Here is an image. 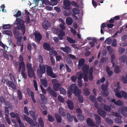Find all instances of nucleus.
Masks as SVG:
<instances>
[{
  "instance_id": "nucleus-41",
  "label": "nucleus",
  "mask_w": 127,
  "mask_h": 127,
  "mask_svg": "<svg viewBox=\"0 0 127 127\" xmlns=\"http://www.w3.org/2000/svg\"><path fill=\"white\" fill-rule=\"evenodd\" d=\"M29 113L31 116L32 117L33 119L36 121V118L35 115V113L33 111H29Z\"/></svg>"
},
{
  "instance_id": "nucleus-18",
  "label": "nucleus",
  "mask_w": 127,
  "mask_h": 127,
  "mask_svg": "<svg viewBox=\"0 0 127 127\" xmlns=\"http://www.w3.org/2000/svg\"><path fill=\"white\" fill-rule=\"evenodd\" d=\"M112 102H114L115 105H117L119 106H123V103L121 101L118 100L116 101V100L115 99H113L111 100Z\"/></svg>"
},
{
  "instance_id": "nucleus-6",
  "label": "nucleus",
  "mask_w": 127,
  "mask_h": 127,
  "mask_svg": "<svg viewBox=\"0 0 127 127\" xmlns=\"http://www.w3.org/2000/svg\"><path fill=\"white\" fill-rule=\"evenodd\" d=\"M24 118L25 120L29 124L31 125L32 127L35 126L36 127H39V125L36 121L34 122L27 115H24Z\"/></svg>"
},
{
  "instance_id": "nucleus-51",
  "label": "nucleus",
  "mask_w": 127,
  "mask_h": 127,
  "mask_svg": "<svg viewBox=\"0 0 127 127\" xmlns=\"http://www.w3.org/2000/svg\"><path fill=\"white\" fill-rule=\"evenodd\" d=\"M48 120L50 122H53L54 120V117L50 115H48Z\"/></svg>"
},
{
  "instance_id": "nucleus-44",
  "label": "nucleus",
  "mask_w": 127,
  "mask_h": 127,
  "mask_svg": "<svg viewBox=\"0 0 127 127\" xmlns=\"http://www.w3.org/2000/svg\"><path fill=\"white\" fill-rule=\"evenodd\" d=\"M27 68L28 71L33 70L32 64L29 63H27Z\"/></svg>"
},
{
  "instance_id": "nucleus-55",
  "label": "nucleus",
  "mask_w": 127,
  "mask_h": 127,
  "mask_svg": "<svg viewBox=\"0 0 127 127\" xmlns=\"http://www.w3.org/2000/svg\"><path fill=\"white\" fill-rule=\"evenodd\" d=\"M60 93L64 95L66 94V91L62 87H61L60 89Z\"/></svg>"
},
{
  "instance_id": "nucleus-30",
  "label": "nucleus",
  "mask_w": 127,
  "mask_h": 127,
  "mask_svg": "<svg viewBox=\"0 0 127 127\" xmlns=\"http://www.w3.org/2000/svg\"><path fill=\"white\" fill-rule=\"evenodd\" d=\"M28 72L30 77H31L35 76L33 70L28 71Z\"/></svg>"
},
{
  "instance_id": "nucleus-25",
  "label": "nucleus",
  "mask_w": 127,
  "mask_h": 127,
  "mask_svg": "<svg viewBox=\"0 0 127 127\" xmlns=\"http://www.w3.org/2000/svg\"><path fill=\"white\" fill-rule=\"evenodd\" d=\"M66 24L68 25H71L73 23V20L72 18L70 17H67L66 19Z\"/></svg>"
},
{
  "instance_id": "nucleus-31",
  "label": "nucleus",
  "mask_w": 127,
  "mask_h": 127,
  "mask_svg": "<svg viewBox=\"0 0 127 127\" xmlns=\"http://www.w3.org/2000/svg\"><path fill=\"white\" fill-rule=\"evenodd\" d=\"M55 116L57 122L59 123H61L62 121L61 117L57 113L55 114Z\"/></svg>"
},
{
  "instance_id": "nucleus-15",
  "label": "nucleus",
  "mask_w": 127,
  "mask_h": 127,
  "mask_svg": "<svg viewBox=\"0 0 127 127\" xmlns=\"http://www.w3.org/2000/svg\"><path fill=\"white\" fill-rule=\"evenodd\" d=\"M34 35L36 41L37 42H39L42 38V36L40 32L38 31H35L34 33Z\"/></svg>"
},
{
  "instance_id": "nucleus-13",
  "label": "nucleus",
  "mask_w": 127,
  "mask_h": 127,
  "mask_svg": "<svg viewBox=\"0 0 127 127\" xmlns=\"http://www.w3.org/2000/svg\"><path fill=\"white\" fill-rule=\"evenodd\" d=\"M21 70V74L23 78L25 79H26L27 78V75L26 72H25L26 67H22L20 70H19V68H18L19 71L20 72Z\"/></svg>"
},
{
  "instance_id": "nucleus-35",
  "label": "nucleus",
  "mask_w": 127,
  "mask_h": 127,
  "mask_svg": "<svg viewBox=\"0 0 127 127\" xmlns=\"http://www.w3.org/2000/svg\"><path fill=\"white\" fill-rule=\"evenodd\" d=\"M85 62V60L83 59H81L79 61L78 64L79 67H82L84 63Z\"/></svg>"
},
{
  "instance_id": "nucleus-63",
  "label": "nucleus",
  "mask_w": 127,
  "mask_h": 127,
  "mask_svg": "<svg viewBox=\"0 0 127 127\" xmlns=\"http://www.w3.org/2000/svg\"><path fill=\"white\" fill-rule=\"evenodd\" d=\"M126 56H123L120 58V60L122 62H124L126 61Z\"/></svg>"
},
{
  "instance_id": "nucleus-58",
  "label": "nucleus",
  "mask_w": 127,
  "mask_h": 127,
  "mask_svg": "<svg viewBox=\"0 0 127 127\" xmlns=\"http://www.w3.org/2000/svg\"><path fill=\"white\" fill-rule=\"evenodd\" d=\"M71 14V12L69 11H65L64 12V14L65 16H68Z\"/></svg>"
},
{
  "instance_id": "nucleus-7",
  "label": "nucleus",
  "mask_w": 127,
  "mask_h": 127,
  "mask_svg": "<svg viewBox=\"0 0 127 127\" xmlns=\"http://www.w3.org/2000/svg\"><path fill=\"white\" fill-rule=\"evenodd\" d=\"M46 67H48L46 65H44L43 64H40L39 65L40 70L38 69L37 70V74L40 78H41L42 77V74L45 73Z\"/></svg>"
},
{
  "instance_id": "nucleus-56",
  "label": "nucleus",
  "mask_w": 127,
  "mask_h": 127,
  "mask_svg": "<svg viewBox=\"0 0 127 127\" xmlns=\"http://www.w3.org/2000/svg\"><path fill=\"white\" fill-rule=\"evenodd\" d=\"M49 54L50 56H52V55L53 54L55 55H56L57 54V52L56 51L53 50H52L50 52Z\"/></svg>"
},
{
  "instance_id": "nucleus-27",
  "label": "nucleus",
  "mask_w": 127,
  "mask_h": 127,
  "mask_svg": "<svg viewBox=\"0 0 127 127\" xmlns=\"http://www.w3.org/2000/svg\"><path fill=\"white\" fill-rule=\"evenodd\" d=\"M40 81L41 84L44 87H46L47 86V83L46 79V78H45L43 79H41Z\"/></svg>"
},
{
  "instance_id": "nucleus-26",
  "label": "nucleus",
  "mask_w": 127,
  "mask_h": 127,
  "mask_svg": "<svg viewBox=\"0 0 127 127\" xmlns=\"http://www.w3.org/2000/svg\"><path fill=\"white\" fill-rule=\"evenodd\" d=\"M65 110L62 107H60L59 110V113L62 116H65Z\"/></svg>"
},
{
  "instance_id": "nucleus-3",
  "label": "nucleus",
  "mask_w": 127,
  "mask_h": 127,
  "mask_svg": "<svg viewBox=\"0 0 127 127\" xmlns=\"http://www.w3.org/2000/svg\"><path fill=\"white\" fill-rule=\"evenodd\" d=\"M94 105L96 108H98L97 111L98 113L103 118H105L106 116L107 113L104 111L102 110L103 107H104V109L106 111H109L111 109L110 107L109 106L103 104L99 105L96 102L95 103Z\"/></svg>"
},
{
  "instance_id": "nucleus-1",
  "label": "nucleus",
  "mask_w": 127,
  "mask_h": 127,
  "mask_svg": "<svg viewBox=\"0 0 127 127\" xmlns=\"http://www.w3.org/2000/svg\"><path fill=\"white\" fill-rule=\"evenodd\" d=\"M24 21L21 19L17 18L14 21V23L17 25V27H14L13 29V31L15 37L16 38H18V37L22 35L19 32V30L22 31L23 34H24L25 33V28Z\"/></svg>"
},
{
  "instance_id": "nucleus-9",
  "label": "nucleus",
  "mask_w": 127,
  "mask_h": 127,
  "mask_svg": "<svg viewBox=\"0 0 127 127\" xmlns=\"http://www.w3.org/2000/svg\"><path fill=\"white\" fill-rule=\"evenodd\" d=\"M76 76L77 77L78 80V84L79 87H81L82 86L83 81L82 80V71H80L77 73Z\"/></svg>"
},
{
  "instance_id": "nucleus-52",
  "label": "nucleus",
  "mask_w": 127,
  "mask_h": 127,
  "mask_svg": "<svg viewBox=\"0 0 127 127\" xmlns=\"http://www.w3.org/2000/svg\"><path fill=\"white\" fill-rule=\"evenodd\" d=\"M67 39L68 41L69 42L71 43H75L76 42V41L72 39L69 37H67Z\"/></svg>"
},
{
  "instance_id": "nucleus-8",
  "label": "nucleus",
  "mask_w": 127,
  "mask_h": 127,
  "mask_svg": "<svg viewBox=\"0 0 127 127\" xmlns=\"http://www.w3.org/2000/svg\"><path fill=\"white\" fill-rule=\"evenodd\" d=\"M108 84V82H107L105 84V85H103L101 86V88L103 91L101 94L103 96H107L109 95V93L107 91Z\"/></svg>"
},
{
  "instance_id": "nucleus-37",
  "label": "nucleus",
  "mask_w": 127,
  "mask_h": 127,
  "mask_svg": "<svg viewBox=\"0 0 127 127\" xmlns=\"http://www.w3.org/2000/svg\"><path fill=\"white\" fill-rule=\"evenodd\" d=\"M17 93L19 99L21 100L22 99V95L21 91L19 90H18L17 91Z\"/></svg>"
},
{
  "instance_id": "nucleus-40",
  "label": "nucleus",
  "mask_w": 127,
  "mask_h": 127,
  "mask_svg": "<svg viewBox=\"0 0 127 127\" xmlns=\"http://www.w3.org/2000/svg\"><path fill=\"white\" fill-rule=\"evenodd\" d=\"M38 122L40 126L41 127H43L44 126V124L42 118H40L38 119Z\"/></svg>"
},
{
  "instance_id": "nucleus-20",
  "label": "nucleus",
  "mask_w": 127,
  "mask_h": 127,
  "mask_svg": "<svg viewBox=\"0 0 127 127\" xmlns=\"http://www.w3.org/2000/svg\"><path fill=\"white\" fill-rule=\"evenodd\" d=\"M50 25V24L48 21H44L42 24L43 28L46 30L48 29Z\"/></svg>"
},
{
  "instance_id": "nucleus-39",
  "label": "nucleus",
  "mask_w": 127,
  "mask_h": 127,
  "mask_svg": "<svg viewBox=\"0 0 127 127\" xmlns=\"http://www.w3.org/2000/svg\"><path fill=\"white\" fill-rule=\"evenodd\" d=\"M105 120L106 123L110 124H112L113 123V121L110 118H106L105 119Z\"/></svg>"
},
{
  "instance_id": "nucleus-38",
  "label": "nucleus",
  "mask_w": 127,
  "mask_h": 127,
  "mask_svg": "<svg viewBox=\"0 0 127 127\" xmlns=\"http://www.w3.org/2000/svg\"><path fill=\"white\" fill-rule=\"evenodd\" d=\"M112 41V39L110 37H109L107 38L105 41V43H107L108 45L110 44L111 43Z\"/></svg>"
},
{
  "instance_id": "nucleus-42",
  "label": "nucleus",
  "mask_w": 127,
  "mask_h": 127,
  "mask_svg": "<svg viewBox=\"0 0 127 127\" xmlns=\"http://www.w3.org/2000/svg\"><path fill=\"white\" fill-rule=\"evenodd\" d=\"M3 32L4 34H6L10 36H11L12 35V32H11L10 31L8 30L4 31H3Z\"/></svg>"
},
{
  "instance_id": "nucleus-2",
  "label": "nucleus",
  "mask_w": 127,
  "mask_h": 127,
  "mask_svg": "<svg viewBox=\"0 0 127 127\" xmlns=\"http://www.w3.org/2000/svg\"><path fill=\"white\" fill-rule=\"evenodd\" d=\"M89 68V66L86 64H84L82 68V70L83 71V78L84 79V81L86 82H87L88 81V72L89 73V80L90 81H91L93 79L92 75L93 70V68L92 67H91L88 72Z\"/></svg>"
},
{
  "instance_id": "nucleus-17",
  "label": "nucleus",
  "mask_w": 127,
  "mask_h": 127,
  "mask_svg": "<svg viewBox=\"0 0 127 127\" xmlns=\"http://www.w3.org/2000/svg\"><path fill=\"white\" fill-rule=\"evenodd\" d=\"M121 110V113L124 116H127V115L126 113H125V112H127V107L126 106H123L121 107V109H119V112H120Z\"/></svg>"
},
{
  "instance_id": "nucleus-28",
  "label": "nucleus",
  "mask_w": 127,
  "mask_h": 127,
  "mask_svg": "<svg viewBox=\"0 0 127 127\" xmlns=\"http://www.w3.org/2000/svg\"><path fill=\"white\" fill-rule=\"evenodd\" d=\"M110 68L108 66H107L106 67V71L107 73L108 76L109 77H110L113 74V72L109 70Z\"/></svg>"
},
{
  "instance_id": "nucleus-5",
  "label": "nucleus",
  "mask_w": 127,
  "mask_h": 127,
  "mask_svg": "<svg viewBox=\"0 0 127 127\" xmlns=\"http://www.w3.org/2000/svg\"><path fill=\"white\" fill-rule=\"evenodd\" d=\"M70 89L72 92L74 93L76 96H78L81 93V90L78 89L75 84H72L71 85Z\"/></svg>"
},
{
  "instance_id": "nucleus-54",
  "label": "nucleus",
  "mask_w": 127,
  "mask_h": 127,
  "mask_svg": "<svg viewBox=\"0 0 127 127\" xmlns=\"http://www.w3.org/2000/svg\"><path fill=\"white\" fill-rule=\"evenodd\" d=\"M127 13H125L122 15H120V17L122 20L126 19H127Z\"/></svg>"
},
{
  "instance_id": "nucleus-53",
  "label": "nucleus",
  "mask_w": 127,
  "mask_h": 127,
  "mask_svg": "<svg viewBox=\"0 0 127 127\" xmlns=\"http://www.w3.org/2000/svg\"><path fill=\"white\" fill-rule=\"evenodd\" d=\"M5 118L6 122L9 125L11 124V122L9 118L8 115L7 114H6L5 116Z\"/></svg>"
},
{
  "instance_id": "nucleus-64",
  "label": "nucleus",
  "mask_w": 127,
  "mask_h": 127,
  "mask_svg": "<svg viewBox=\"0 0 127 127\" xmlns=\"http://www.w3.org/2000/svg\"><path fill=\"white\" fill-rule=\"evenodd\" d=\"M120 71V69L119 68V67L118 66H116L115 67V68L114 69V71L116 73H118Z\"/></svg>"
},
{
  "instance_id": "nucleus-19",
  "label": "nucleus",
  "mask_w": 127,
  "mask_h": 127,
  "mask_svg": "<svg viewBox=\"0 0 127 127\" xmlns=\"http://www.w3.org/2000/svg\"><path fill=\"white\" fill-rule=\"evenodd\" d=\"M68 107L69 109L72 110L74 108L73 103L70 100H68L67 102Z\"/></svg>"
},
{
  "instance_id": "nucleus-11",
  "label": "nucleus",
  "mask_w": 127,
  "mask_h": 127,
  "mask_svg": "<svg viewBox=\"0 0 127 127\" xmlns=\"http://www.w3.org/2000/svg\"><path fill=\"white\" fill-rule=\"evenodd\" d=\"M47 75L53 78H56L57 77V75L53 72L52 68L49 66L47 67L46 71Z\"/></svg>"
},
{
  "instance_id": "nucleus-23",
  "label": "nucleus",
  "mask_w": 127,
  "mask_h": 127,
  "mask_svg": "<svg viewBox=\"0 0 127 127\" xmlns=\"http://www.w3.org/2000/svg\"><path fill=\"white\" fill-rule=\"evenodd\" d=\"M65 34V32L62 30H60L59 33L58 37L59 39L60 40L63 39V37Z\"/></svg>"
},
{
  "instance_id": "nucleus-47",
  "label": "nucleus",
  "mask_w": 127,
  "mask_h": 127,
  "mask_svg": "<svg viewBox=\"0 0 127 127\" xmlns=\"http://www.w3.org/2000/svg\"><path fill=\"white\" fill-rule=\"evenodd\" d=\"M111 45L113 47H115L117 45V41L115 39H114L112 41Z\"/></svg>"
},
{
  "instance_id": "nucleus-16",
  "label": "nucleus",
  "mask_w": 127,
  "mask_h": 127,
  "mask_svg": "<svg viewBox=\"0 0 127 127\" xmlns=\"http://www.w3.org/2000/svg\"><path fill=\"white\" fill-rule=\"evenodd\" d=\"M60 49L67 54L70 53L71 51V49L70 48L67 46H65L64 47H61L60 48Z\"/></svg>"
},
{
  "instance_id": "nucleus-33",
  "label": "nucleus",
  "mask_w": 127,
  "mask_h": 127,
  "mask_svg": "<svg viewBox=\"0 0 127 127\" xmlns=\"http://www.w3.org/2000/svg\"><path fill=\"white\" fill-rule=\"evenodd\" d=\"M74 116H71L69 113L67 114V118L68 121L70 122H72L73 121V118Z\"/></svg>"
},
{
  "instance_id": "nucleus-60",
  "label": "nucleus",
  "mask_w": 127,
  "mask_h": 127,
  "mask_svg": "<svg viewBox=\"0 0 127 127\" xmlns=\"http://www.w3.org/2000/svg\"><path fill=\"white\" fill-rule=\"evenodd\" d=\"M58 99L59 101L63 103L64 101V98L60 95H59L58 97Z\"/></svg>"
},
{
  "instance_id": "nucleus-34",
  "label": "nucleus",
  "mask_w": 127,
  "mask_h": 127,
  "mask_svg": "<svg viewBox=\"0 0 127 127\" xmlns=\"http://www.w3.org/2000/svg\"><path fill=\"white\" fill-rule=\"evenodd\" d=\"M115 57L114 55L112 54V55L111 57V61L112 64L113 66L114 67L115 65Z\"/></svg>"
},
{
  "instance_id": "nucleus-36",
  "label": "nucleus",
  "mask_w": 127,
  "mask_h": 127,
  "mask_svg": "<svg viewBox=\"0 0 127 127\" xmlns=\"http://www.w3.org/2000/svg\"><path fill=\"white\" fill-rule=\"evenodd\" d=\"M40 96L42 101L44 103H46L47 102V99L45 97L44 95L43 94H40Z\"/></svg>"
},
{
  "instance_id": "nucleus-49",
  "label": "nucleus",
  "mask_w": 127,
  "mask_h": 127,
  "mask_svg": "<svg viewBox=\"0 0 127 127\" xmlns=\"http://www.w3.org/2000/svg\"><path fill=\"white\" fill-rule=\"evenodd\" d=\"M21 15V11L20 10H18L16 13L13 15V16L16 17L17 18V17L20 16Z\"/></svg>"
},
{
  "instance_id": "nucleus-46",
  "label": "nucleus",
  "mask_w": 127,
  "mask_h": 127,
  "mask_svg": "<svg viewBox=\"0 0 127 127\" xmlns=\"http://www.w3.org/2000/svg\"><path fill=\"white\" fill-rule=\"evenodd\" d=\"M126 78L124 77H122L121 78V79L122 82L124 83H127V74L125 76Z\"/></svg>"
},
{
  "instance_id": "nucleus-57",
  "label": "nucleus",
  "mask_w": 127,
  "mask_h": 127,
  "mask_svg": "<svg viewBox=\"0 0 127 127\" xmlns=\"http://www.w3.org/2000/svg\"><path fill=\"white\" fill-rule=\"evenodd\" d=\"M32 20H30V18L28 16H27L25 19V22L27 24L29 23L30 22H31Z\"/></svg>"
},
{
  "instance_id": "nucleus-59",
  "label": "nucleus",
  "mask_w": 127,
  "mask_h": 127,
  "mask_svg": "<svg viewBox=\"0 0 127 127\" xmlns=\"http://www.w3.org/2000/svg\"><path fill=\"white\" fill-rule=\"evenodd\" d=\"M9 75L11 79V80L12 81V82H15V80L14 77L13 75L12 74L10 73L9 74Z\"/></svg>"
},
{
  "instance_id": "nucleus-50",
  "label": "nucleus",
  "mask_w": 127,
  "mask_h": 127,
  "mask_svg": "<svg viewBox=\"0 0 127 127\" xmlns=\"http://www.w3.org/2000/svg\"><path fill=\"white\" fill-rule=\"evenodd\" d=\"M11 25L10 24H5L3 25V27L4 29H9L10 28Z\"/></svg>"
},
{
  "instance_id": "nucleus-10",
  "label": "nucleus",
  "mask_w": 127,
  "mask_h": 127,
  "mask_svg": "<svg viewBox=\"0 0 127 127\" xmlns=\"http://www.w3.org/2000/svg\"><path fill=\"white\" fill-rule=\"evenodd\" d=\"M52 81V83L53 85L54 90L55 91H58L60 86L58 81L56 79H53Z\"/></svg>"
},
{
  "instance_id": "nucleus-62",
  "label": "nucleus",
  "mask_w": 127,
  "mask_h": 127,
  "mask_svg": "<svg viewBox=\"0 0 127 127\" xmlns=\"http://www.w3.org/2000/svg\"><path fill=\"white\" fill-rule=\"evenodd\" d=\"M84 93L86 95H88L90 94V92H89L87 88H85L84 90Z\"/></svg>"
},
{
  "instance_id": "nucleus-61",
  "label": "nucleus",
  "mask_w": 127,
  "mask_h": 127,
  "mask_svg": "<svg viewBox=\"0 0 127 127\" xmlns=\"http://www.w3.org/2000/svg\"><path fill=\"white\" fill-rule=\"evenodd\" d=\"M77 96L78 97V100L81 103H83V99L82 96L80 95Z\"/></svg>"
},
{
  "instance_id": "nucleus-45",
  "label": "nucleus",
  "mask_w": 127,
  "mask_h": 127,
  "mask_svg": "<svg viewBox=\"0 0 127 127\" xmlns=\"http://www.w3.org/2000/svg\"><path fill=\"white\" fill-rule=\"evenodd\" d=\"M17 121L19 124L20 127H25L23 123L21 122L19 118H18Z\"/></svg>"
},
{
  "instance_id": "nucleus-14",
  "label": "nucleus",
  "mask_w": 127,
  "mask_h": 127,
  "mask_svg": "<svg viewBox=\"0 0 127 127\" xmlns=\"http://www.w3.org/2000/svg\"><path fill=\"white\" fill-rule=\"evenodd\" d=\"M19 58L20 62L19 64L18 68H19V70H20L22 67L26 66L25 65L23 61V58L22 56L20 55L19 56Z\"/></svg>"
},
{
  "instance_id": "nucleus-29",
  "label": "nucleus",
  "mask_w": 127,
  "mask_h": 127,
  "mask_svg": "<svg viewBox=\"0 0 127 127\" xmlns=\"http://www.w3.org/2000/svg\"><path fill=\"white\" fill-rule=\"evenodd\" d=\"M43 47L47 51L51 49V47L49 44L46 43H44L43 44Z\"/></svg>"
},
{
  "instance_id": "nucleus-24",
  "label": "nucleus",
  "mask_w": 127,
  "mask_h": 127,
  "mask_svg": "<svg viewBox=\"0 0 127 127\" xmlns=\"http://www.w3.org/2000/svg\"><path fill=\"white\" fill-rule=\"evenodd\" d=\"M94 115L95 119L97 122V124L99 126V124H100L101 123L100 122L101 118L97 114H95Z\"/></svg>"
},
{
  "instance_id": "nucleus-4",
  "label": "nucleus",
  "mask_w": 127,
  "mask_h": 127,
  "mask_svg": "<svg viewBox=\"0 0 127 127\" xmlns=\"http://www.w3.org/2000/svg\"><path fill=\"white\" fill-rule=\"evenodd\" d=\"M117 87L114 90L116 96L118 98H122V97L126 99H127V93L123 91L119 92V89L120 87L119 85V83L117 84Z\"/></svg>"
},
{
  "instance_id": "nucleus-12",
  "label": "nucleus",
  "mask_w": 127,
  "mask_h": 127,
  "mask_svg": "<svg viewBox=\"0 0 127 127\" xmlns=\"http://www.w3.org/2000/svg\"><path fill=\"white\" fill-rule=\"evenodd\" d=\"M63 8L67 10L70 9V5L71 4L70 1L69 0H65L63 1Z\"/></svg>"
},
{
  "instance_id": "nucleus-21",
  "label": "nucleus",
  "mask_w": 127,
  "mask_h": 127,
  "mask_svg": "<svg viewBox=\"0 0 127 127\" xmlns=\"http://www.w3.org/2000/svg\"><path fill=\"white\" fill-rule=\"evenodd\" d=\"M13 83L12 82L8 81V82H6V84L8 87H11L13 89L15 90L16 89V87Z\"/></svg>"
},
{
  "instance_id": "nucleus-22",
  "label": "nucleus",
  "mask_w": 127,
  "mask_h": 127,
  "mask_svg": "<svg viewBox=\"0 0 127 127\" xmlns=\"http://www.w3.org/2000/svg\"><path fill=\"white\" fill-rule=\"evenodd\" d=\"M48 91L49 93L52 96L54 97H57V95L56 93L53 90H52L51 88L49 87L48 89Z\"/></svg>"
},
{
  "instance_id": "nucleus-48",
  "label": "nucleus",
  "mask_w": 127,
  "mask_h": 127,
  "mask_svg": "<svg viewBox=\"0 0 127 127\" xmlns=\"http://www.w3.org/2000/svg\"><path fill=\"white\" fill-rule=\"evenodd\" d=\"M72 11L73 13L75 15H76L79 13V10L78 8H73L72 10Z\"/></svg>"
},
{
  "instance_id": "nucleus-43",
  "label": "nucleus",
  "mask_w": 127,
  "mask_h": 127,
  "mask_svg": "<svg viewBox=\"0 0 127 127\" xmlns=\"http://www.w3.org/2000/svg\"><path fill=\"white\" fill-rule=\"evenodd\" d=\"M77 117L81 121L84 120V117L81 114H78L77 115Z\"/></svg>"
},
{
  "instance_id": "nucleus-32",
  "label": "nucleus",
  "mask_w": 127,
  "mask_h": 127,
  "mask_svg": "<svg viewBox=\"0 0 127 127\" xmlns=\"http://www.w3.org/2000/svg\"><path fill=\"white\" fill-rule=\"evenodd\" d=\"M18 38H16L17 39V45L18 46H21V40L22 38V35L19 36L18 37Z\"/></svg>"
}]
</instances>
